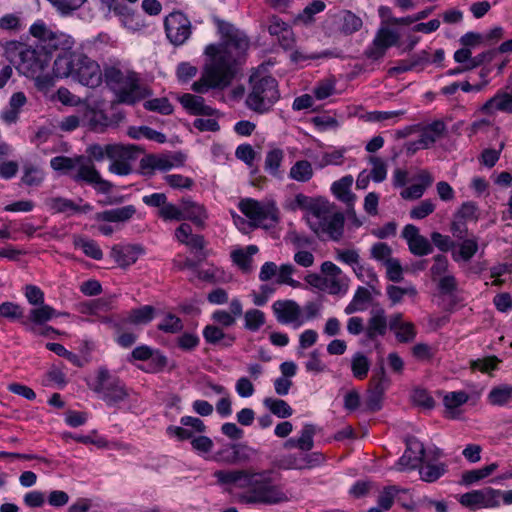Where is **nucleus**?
I'll list each match as a JSON object with an SVG mask.
<instances>
[{
    "label": "nucleus",
    "mask_w": 512,
    "mask_h": 512,
    "mask_svg": "<svg viewBox=\"0 0 512 512\" xmlns=\"http://www.w3.org/2000/svg\"><path fill=\"white\" fill-rule=\"evenodd\" d=\"M324 207V203H320L319 200L308 197L302 193L297 194L294 202L290 204V209L293 211L298 208L309 211L312 214V217H308L307 219H315L318 217Z\"/></svg>",
    "instance_id": "nucleus-30"
},
{
    "label": "nucleus",
    "mask_w": 512,
    "mask_h": 512,
    "mask_svg": "<svg viewBox=\"0 0 512 512\" xmlns=\"http://www.w3.org/2000/svg\"><path fill=\"white\" fill-rule=\"evenodd\" d=\"M290 178L298 182H307L313 177L312 165L307 160L297 161L290 169Z\"/></svg>",
    "instance_id": "nucleus-39"
},
{
    "label": "nucleus",
    "mask_w": 512,
    "mask_h": 512,
    "mask_svg": "<svg viewBox=\"0 0 512 512\" xmlns=\"http://www.w3.org/2000/svg\"><path fill=\"white\" fill-rule=\"evenodd\" d=\"M396 338L400 343L412 342L416 337V329L413 323L405 322L400 329L395 332Z\"/></svg>",
    "instance_id": "nucleus-63"
},
{
    "label": "nucleus",
    "mask_w": 512,
    "mask_h": 512,
    "mask_svg": "<svg viewBox=\"0 0 512 512\" xmlns=\"http://www.w3.org/2000/svg\"><path fill=\"white\" fill-rule=\"evenodd\" d=\"M421 130L418 143L422 149H427L433 145L446 132V125L442 120H435L431 124L424 126Z\"/></svg>",
    "instance_id": "nucleus-23"
},
{
    "label": "nucleus",
    "mask_w": 512,
    "mask_h": 512,
    "mask_svg": "<svg viewBox=\"0 0 512 512\" xmlns=\"http://www.w3.org/2000/svg\"><path fill=\"white\" fill-rule=\"evenodd\" d=\"M86 158L89 159V164L94 165L93 161L100 162L107 158H121L125 155L122 144H91L86 148Z\"/></svg>",
    "instance_id": "nucleus-17"
},
{
    "label": "nucleus",
    "mask_w": 512,
    "mask_h": 512,
    "mask_svg": "<svg viewBox=\"0 0 512 512\" xmlns=\"http://www.w3.org/2000/svg\"><path fill=\"white\" fill-rule=\"evenodd\" d=\"M135 213L136 208L133 205H127L96 213L95 219L97 221L123 223L131 219Z\"/></svg>",
    "instance_id": "nucleus-26"
},
{
    "label": "nucleus",
    "mask_w": 512,
    "mask_h": 512,
    "mask_svg": "<svg viewBox=\"0 0 512 512\" xmlns=\"http://www.w3.org/2000/svg\"><path fill=\"white\" fill-rule=\"evenodd\" d=\"M263 404L278 418H288L293 413L290 405L282 399L268 397L264 399Z\"/></svg>",
    "instance_id": "nucleus-37"
},
{
    "label": "nucleus",
    "mask_w": 512,
    "mask_h": 512,
    "mask_svg": "<svg viewBox=\"0 0 512 512\" xmlns=\"http://www.w3.org/2000/svg\"><path fill=\"white\" fill-rule=\"evenodd\" d=\"M369 369V359L362 352L355 353L351 360V370L353 376L357 379L362 380L366 378Z\"/></svg>",
    "instance_id": "nucleus-40"
},
{
    "label": "nucleus",
    "mask_w": 512,
    "mask_h": 512,
    "mask_svg": "<svg viewBox=\"0 0 512 512\" xmlns=\"http://www.w3.org/2000/svg\"><path fill=\"white\" fill-rule=\"evenodd\" d=\"M167 38L175 46L186 42L191 35V22L182 12L170 13L164 21Z\"/></svg>",
    "instance_id": "nucleus-9"
},
{
    "label": "nucleus",
    "mask_w": 512,
    "mask_h": 512,
    "mask_svg": "<svg viewBox=\"0 0 512 512\" xmlns=\"http://www.w3.org/2000/svg\"><path fill=\"white\" fill-rule=\"evenodd\" d=\"M51 167L65 175H70L72 171L76 173L71 177L75 182H85L92 185L99 193L107 194L113 188V184L104 180L94 165L89 164V159L85 155L75 157L56 156L50 161Z\"/></svg>",
    "instance_id": "nucleus-3"
},
{
    "label": "nucleus",
    "mask_w": 512,
    "mask_h": 512,
    "mask_svg": "<svg viewBox=\"0 0 512 512\" xmlns=\"http://www.w3.org/2000/svg\"><path fill=\"white\" fill-rule=\"evenodd\" d=\"M431 240L442 252H448L457 246L456 242H454L449 236L442 235L439 232L431 233Z\"/></svg>",
    "instance_id": "nucleus-60"
},
{
    "label": "nucleus",
    "mask_w": 512,
    "mask_h": 512,
    "mask_svg": "<svg viewBox=\"0 0 512 512\" xmlns=\"http://www.w3.org/2000/svg\"><path fill=\"white\" fill-rule=\"evenodd\" d=\"M272 309L279 323H296L297 327L303 324V320H300L301 308L293 300H277Z\"/></svg>",
    "instance_id": "nucleus-15"
},
{
    "label": "nucleus",
    "mask_w": 512,
    "mask_h": 512,
    "mask_svg": "<svg viewBox=\"0 0 512 512\" xmlns=\"http://www.w3.org/2000/svg\"><path fill=\"white\" fill-rule=\"evenodd\" d=\"M434 209L435 205L432 203V201L426 199L410 211V217L413 219H424L433 213Z\"/></svg>",
    "instance_id": "nucleus-62"
},
{
    "label": "nucleus",
    "mask_w": 512,
    "mask_h": 512,
    "mask_svg": "<svg viewBox=\"0 0 512 512\" xmlns=\"http://www.w3.org/2000/svg\"><path fill=\"white\" fill-rule=\"evenodd\" d=\"M339 23V31L345 35H352L362 28V19L351 12L350 10H343L336 15Z\"/></svg>",
    "instance_id": "nucleus-28"
},
{
    "label": "nucleus",
    "mask_w": 512,
    "mask_h": 512,
    "mask_svg": "<svg viewBox=\"0 0 512 512\" xmlns=\"http://www.w3.org/2000/svg\"><path fill=\"white\" fill-rule=\"evenodd\" d=\"M125 155L121 158H110L112 163L109 166V171L117 175H129L132 172V167L129 164L130 160H135L143 150L136 145H122Z\"/></svg>",
    "instance_id": "nucleus-19"
},
{
    "label": "nucleus",
    "mask_w": 512,
    "mask_h": 512,
    "mask_svg": "<svg viewBox=\"0 0 512 512\" xmlns=\"http://www.w3.org/2000/svg\"><path fill=\"white\" fill-rule=\"evenodd\" d=\"M143 252L140 245H115L110 255L120 267L125 268L134 264Z\"/></svg>",
    "instance_id": "nucleus-20"
},
{
    "label": "nucleus",
    "mask_w": 512,
    "mask_h": 512,
    "mask_svg": "<svg viewBox=\"0 0 512 512\" xmlns=\"http://www.w3.org/2000/svg\"><path fill=\"white\" fill-rule=\"evenodd\" d=\"M469 396L464 391L450 392L444 396L443 402L447 410H449L451 417L455 418L454 410L459 406L465 404Z\"/></svg>",
    "instance_id": "nucleus-44"
},
{
    "label": "nucleus",
    "mask_w": 512,
    "mask_h": 512,
    "mask_svg": "<svg viewBox=\"0 0 512 512\" xmlns=\"http://www.w3.org/2000/svg\"><path fill=\"white\" fill-rule=\"evenodd\" d=\"M128 135L134 139L145 137L158 143H164L166 141V136L163 133L158 132L148 126L130 127L128 130Z\"/></svg>",
    "instance_id": "nucleus-41"
},
{
    "label": "nucleus",
    "mask_w": 512,
    "mask_h": 512,
    "mask_svg": "<svg viewBox=\"0 0 512 512\" xmlns=\"http://www.w3.org/2000/svg\"><path fill=\"white\" fill-rule=\"evenodd\" d=\"M91 389L101 396L108 406H115L129 397L125 384L116 376L111 375L106 367H100L95 384Z\"/></svg>",
    "instance_id": "nucleus-6"
},
{
    "label": "nucleus",
    "mask_w": 512,
    "mask_h": 512,
    "mask_svg": "<svg viewBox=\"0 0 512 512\" xmlns=\"http://www.w3.org/2000/svg\"><path fill=\"white\" fill-rule=\"evenodd\" d=\"M65 61L66 76L72 77L82 85L96 88L102 83V70L100 65L81 52H71L68 58H59Z\"/></svg>",
    "instance_id": "nucleus-5"
},
{
    "label": "nucleus",
    "mask_w": 512,
    "mask_h": 512,
    "mask_svg": "<svg viewBox=\"0 0 512 512\" xmlns=\"http://www.w3.org/2000/svg\"><path fill=\"white\" fill-rule=\"evenodd\" d=\"M183 108L191 115L214 116L218 115V110L205 105V100L201 96L185 93L177 97Z\"/></svg>",
    "instance_id": "nucleus-18"
},
{
    "label": "nucleus",
    "mask_w": 512,
    "mask_h": 512,
    "mask_svg": "<svg viewBox=\"0 0 512 512\" xmlns=\"http://www.w3.org/2000/svg\"><path fill=\"white\" fill-rule=\"evenodd\" d=\"M480 110L487 115H493L496 111L512 113V87L507 85L504 90H499L482 105Z\"/></svg>",
    "instance_id": "nucleus-16"
},
{
    "label": "nucleus",
    "mask_w": 512,
    "mask_h": 512,
    "mask_svg": "<svg viewBox=\"0 0 512 512\" xmlns=\"http://www.w3.org/2000/svg\"><path fill=\"white\" fill-rule=\"evenodd\" d=\"M387 331V319L383 309L372 311V316L368 320L365 329V336L367 340L373 341L378 335L383 336Z\"/></svg>",
    "instance_id": "nucleus-25"
},
{
    "label": "nucleus",
    "mask_w": 512,
    "mask_h": 512,
    "mask_svg": "<svg viewBox=\"0 0 512 512\" xmlns=\"http://www.w3.org/2000/svg\"><path fill=\"white\" fill-rule=\"evenodd\" d=\"M203 337L208 344L218 345L223 347H230L236 340L232 334H225L223 329L216 325H207L203 329Z\"/></svg>",
    "instance_id": "nucleus-27"
},
{
    "label": "nucleus",
    "mask_w": 512,
    "mask_h": 512,
    "mask_svg": "<svg viewBox=\"0 0 512 512\" xmlns=\"http://www.w3.org/2000/svg\"><path fill=\"white\" fill-rule=\"evenodd\" d=\"M232 261L244 272L251 270L252 258L247 255L244 249H236L231 253Z\"/></svg>",
    "instance_id": "nucleus-64"
},
{
    "label": "nucleus",
    "mask_w": 512,
    "mask_h": 512,
    "mask_svg": "<svg viewBox=\"0 0 512 512\" xmlns=\"http://www.w3.org/2000/svg\"><path fill=\"white\" fill-rule=\"evenodd\" d=\"M283 157H284L283 151L279 148L269 151L265 158V165H264L265 170L273 176H278L279 175V167L281 165Z\"/></svg>",
    "instance_id": "nucleus-45"
},
{
    "label": "nucleus",
    "mask_w": 512,
    "mask_h": 512,
    "mask_svg": "<svg viewBox=\"0 0 512 512\" xmlns=\"http://www.w3.org/2000/svg\"><path fill=\"white\" fill-rule=\"evenodd\" d=\"M151 94L152 91L148 87L140 84L137 74L133 71H128L127 82L118 92L117 97L119 102L133 105Z\"/></svg>",
    "instance_id": "nucleus-11"
},
{
    "label": "nucleus",
    "mask_w": 512,
    "mask_h": 512,
    "mask_svg": "<svg viewBox=\"0 0 512 512\" xmlns=\"http://www.w3.org/2000/svg\"><path fill=\"white\" fill-rule=\"evenodd\" d=\"M251 91L247 96V106L257 112L265 113L278 101L280 94L278 83L272 76H250Z\"/></svg>",
    "instance_id": "nucleus-4"
},
{
    "label": "nucleus",
    "mask_w": 512,
    "mask_h": 512,
    "mask_svg": "<svg viewBox=\"0 0 512 512\" xmlns=\"http://www.w3.org/2000/svg\"><path fill=\"white\" fill-rule=\"evenodd\" d=\"M353 178L352 176H345L340 180L336 181L332 185V191L335 196L346 203L348 207L353 206L355 201V195L351 193L350 187L352 185Z\"/></svg>",
    "instance_id": "nucleus-31"
},
{
    "label": "nucleus",
    "mask_w": 512,
    "mask_h": 512,
    "mask_svg": "<svg viewBox=\"0 0 512 512\" xmlns=\"http://www.w3.org/2000/svg\"><path fill=\"white\" fill-rule=\"evenodd\" d=\"M222 41L218 44H209L205 48V55L210 63L206 64L202 77L192 84L196 93H206L209 89H225L237 73V66L241 64L249 48L250 42L246 34L233 25L223 23L220 25Z\"/></svg>",
    "instance_id": "nucleus-1"
},
{
    "label": "nucleus",
    "mask_w": 512,
    "mask_h": 512,
    "mask_svg": "<svg viewBox=\"0 0 512 512\" xmlns=\"http://www.w3.org/2000/svg\"><path fill=\"white\" fill-rule=\"evenodd\" d=\"M244 327L250 331H257L265 324V314L258 309H250L244 315Z\"/></svg>",
    "instance_id": "nucleus-47"
},
{
    "label": "nucleus",
    "mask_w": 512,
    "mask_h": 512,
    "mask_svg": "<svg viewBox=\"0 0 512 512\" xmlns=\"http://www.w3.org/2000/svg\"><path fill=\"white\" fill-rule=\"evenodd\" d=\"M500 491L491 487L480 490H473L460 496L459 502L470 510H477L484 507H496L499 505Z\"/></svg>",
    "instance_id": "nucleus-10"
},
{
    "label": "nucleus",
    "mask_w": 512,
    "mask_h": 512,
    "mask_svg": "<svg viewBox=\"0 0 512 512\" xmlns=\"http://www.w3.org/2000/svg\"><path fill=\"white\" fill-rule=\"evenodd\" d=\"M48 205L56 213H65L68 211H71L72 213H86L91 210V206L89 204L81 207L75 204L72 200L62 197L49 199Z\"/></svg>",
    "instance_id": "nucleus-32"
},
{
    "label": "nucleus",
    "mask_w": 512,
    "mask_h": 512,
    "mask_svg": "<svg viewBox=\"0 0 512 512\" xmlns=\"http://www.w3.org/2000/svg\"><path fill=\"white\" fill-rule=\"evenodd\" d=\"M459 246V251H453L452 257L453 260L458 262L459 260H463L465 262L469 261L478 251V243L475 238L473 239H463Z\"/></svg>",
    "instance_id": "nucleus-36"
},
{
    "label": "nucleus",
    "mask_w": 512,
    "mask_h": 512,
    "mask_svg": "<svg viewBox=\"0 0 512 512\" xmlns=\"http://www.w3.org/2000/svg\"><path fill=\"white\" fill-rule=\"evenodd\" d=\"M410 252L415 256H425L433 252V246L428 239L422 235L408 244Z\"/></svg>",
    "instance_id": "nucleus-51"
},
{
    "label": "nucleus",
    "mask_w": 512,
    "mask_h": 512,
    "mask_svg": "<svg viewBox=\"0 0 512 512\" xmlns=\"http://www.w3.org/2000/svg\"><path fill=\"white\" fill-rule=\"evenodd\" d=\"M388 387L382 384L369 382L365 398V410L377 412L382 408L385 391Z\"/></svg>",
    "instance_id": "nucleus-29"
},
{
    "label": "nucleus",
    "mask_w": 512,
    "mask_h": 512,
    "mask_svg": "<svg viewBox=\"0 0 512 512\" xmlns=\"http://www.w3.org/2000/svg\"><path fill=\"white\" fill-rule=\"evenodd\" d=\"M88 128L94 132L102 133L110 125L108 116L102 110H89L84 115Z\"/></svg>",
    "instance_id": "nucleus-33"
},
{
    "label": "nucleus",
    "mask_w": 512,
    "mask_h": 512,
    "mask_svg": "<svg viewBox=\"0 0 512 512\" xmlns=\"http://www.w3.org/2000/svg\"><path fill=\"white\" fill-rule=\"evenodd\" d=\"M57 10L63 14L68 15L73 11L79 9L86 0H48Z\"/></svg>",
    "instance_id": "nucleus-54"
},
{
    "label": "nucleus",
    "mask_w": 512,
    "mask_h": 512,
    "mask_svg": "<svg viewBox=\"0 0 512 512\" xmlns=\"http://www.w3.org/2000/svg\"><path fill=\"white\" fill-rule=\"evenodd\" d=\"M158 329L165 333H177L183 329V323L179 317L169 313L163 322L158 325Z\"/></svg>",
    "instance_id": "nucleus-52"
},
{
    "label": "nucleus",
    "mask_w": 512,
    "mask_h": 512,
    "mask_svg": "<svg viewBox=\"0 0 512 512\" xmlns=\"http://www.w3.org/2000/svg\"><path fill=\"white\" fill-rule=\"evenodd\" d=\"M103 79L109 88L118 93L125 82H127L128 71L124 73L119 63L104 64L102 71V80Z\"/></svg>",
    "instance_id": "nucleus-22"
},
{
    "label": "nucleus",
    "mask_w": 512,
    "mask_h": 512,
    "mask_svg": "<svg viewBox=\"0 0 512 512\" xmlns=\"http://www.w3.org/2000/svg\"><path fill=\"white\" fill-rule=\"evenodd\" d=\"M181 210L184 213V220H190L200 228L204 227V221L207 218V214L203 205L194 202L189 197H184L181 199Z\"/></svg>",
    "instance_id": "nucleus-24"
},
{
    "label": "nucleus",
    "mask_w": 512,
    "mask_h": 512,
    "mask_svg": "<svg viewBox=\"0 0 512 512\" xmlns=\"http://www.w3.org/2000/svg\"><path fill=\"white\" fill-rule=\"evenodd\" d=\"M328 209L325 206L320 215L315 219H307L311 230L317 235L328 234L333 240H339L343 235L345 218L341 212L327 216Z\"/></svg>",
    "instance_id": "nucleus-7"
},
{
    "label": "nucleus",
    "mask_w": 512,
    "mask_h": 512,
    "mask_svg": "<svg viewBox=\"0 0 512 512\" xmlns=\"http://www.w3.org/2000/svg\"><path fill=\"white\" fill-rule=\"evenodd\" d=\"M155 316V308L151 305H145L140 308L132 309L128 312L127 316L119 321H112L106 319L105 322L111 324V327L116 333H120L125 329L126 324L132 325H146L150 323Z\"/></svg>",
    "instance_id": "nucleus-13"
},
{
    "label": "nucleus",
    "mask_w": 512,
    "mask_h": 512,
    "mask_svg": "<svg viewBox=\"0 0 512 512\" xmlns=\"http://www.w3.org/2000/svg\"><path fill=\"white\" fill-rule=\"evenodd\" d=\"M37 306V308L30 310L28 316V319L36 325H43L49 320H51L53 317L58 315L53 307L45 303Z\"/></svg>",
    "instance_id": "nucleus-34"
},
{
    "label": "nucleus",
    "mask_w": 512,
    "mask_h": 512,
    "mask_svg": "<svg viewBox=\"0 0 512 512\" xmlns=\"http://www.w3.org/2000/svg\"><path fill=\"white\" fill-rule=\"evenodd\" d=\"M398 491L399 490L396 486H387L384 488L378 497V505L380 506L381 510H389L392 507L394 503V497Z\"/></svg>",
    "instance_id": "nucleus-59"
},
{
    "label": "nucleus",
    "mask_w": 512,
    "mask_h": 512,
    "mask_svg": "<svg viewBox=\"0 0 512 512\" xmlns=\"http://www.w3.org/2000/svg\"><path fill=\"white\" fill-rule=\"evenodd\" d=\"M398 40L399 35L396 32L388 28H380L373 41L375 45H380L387 50L391 46H396Z\"/></svg>",
    "instance_id": "nucleus-46"
},
{
    "label": "nucleus",
    "mask_w": 512,
    "mask_h": 512,
    "mask_svg": "<svg viewBox=\"0 0 512 512\" xmlns=\"http://www.w3.org/2000/svg\"><path fill=\"white\" fill-rule=\"evenodd\" d=\"M74 246L82 249L84 254L92 259L101 260L103 257L102 250L94 241L81 236L74 237Z\"/></svg>",
    "instance_id": "nucleus-35"
},
{
    "label": "nucleus",
    "mask_w": 512,
    "mask_h": 512,
    "mask_svg": "<svg viewBox=\"0 0 512 512\" xmlns=\"http://www.w3.org/2000/svg\"><path fill=\"white\" fill-rule=\"evenodd\" d=\"M74 40L65 33L53 32L44 46L49 52L52 50H63L68 51L72 48Z\"/></svg>",
    "instance_id": "nucleus-38"
},
{
    "label": "nucleus",
    "mask_w": 512,
    "mask_h": 512,
    "mask_svg": "<svg viewBox=\"0 0 512 512\" xmlns=\"http://www.w3.org/2000/svg\"><path fill=\"white\" fill-rule=\"evenodd\" d=\"M146 110L155 111L163 115H170L173 112V106L167 98H155L144 103Z\"/></svg>",
    "instance_id": "nucleus-50"
},
{
    "label": "nucleus",
    "mask_w": 512,
    "mask_h": 512,
    "mask_svg": "<svg viewBox=\"0 0 512 512\" xmlns=\"http://www.w3.org/2000/svg\"><path fill=\"white\" fill-rule=\"evenodd\" d=\"M173 167V161L169 155L161 154H149L145 155L139 164L141 174L145 176H151L156 170L167 171Z\"/></svg>",
    "instance_id": "nucleus-21"
},
{
    "label": "nucleus",
    "mask_w": 512,
    "mask_h": 512,
    "mask_svg": "<svg viewBox=\"0 0 512 512\" xmlns=\"http://www.w3.org/2000/svg\"><path fill=\"white\" fill-rule=\"evenodd\" d=\"M407 448L400 457L398 465L402 468L416 469L424 461L426 454L425 447L416 437L409 436L406 438Z\"/></svg>",
    "instance_id": "nucleus-14"
},
{
    "label": "nucleus",
    "mask_w": 512,
    "mask_h": 512,
    "mask_svg": "<svg viewBox=\"0 0 512 512\" xmlns=\"http://www.w3.org/2000/svg\"><path fill=\"white\" fill-rule=\"evenodd\" d=\"M274 466H276L279 469H305L306 464L301 462V458H297L295 455H285L281 457L280 459L274 461Z\"/></svg>",
    "instance_id": "nucleus-56"
},
{
    "label": "nucleus",
    "mask_w": 512,
    "mask_h": 512,
    "mask_svg": "<svg viewBox=\"0 0 512 512\" xmlns=\"http://www.w3.org/2000/svg\"><path fill=\"white\" fill-rule=\"evenodd\" d=\"M255 454L256 450L245 443H230L220 449L214 459L226 464H239L250 461Z\"/></svg>",
    "instance_id": "nucleus-12"
},
{
    "label": "nucleus",
    "mask_w": 512,
    "mask_h": 512,
    "mask_svg": "<svg viewBox=\"0 0 512 512\" xmlns=\"http://www.w3.org/2000/svg\"><path fill=\"white\" fill-rule=\"evenodd\" d=\"M446 464H427L425 466H421L419 469L420 477L425 482H435L446 472Z\"/></svg>",
    "instance_id": "nucleus-42"
},
{
    "label": "nucleus",
    "mask_w": 512,
    "mask_h": 512,
    "mask_svg": "<svg viewBox=\"0 0 512 512\" xmlns=\"http://www.w3.org/2000/svg\"><path fill=\"white\" fill-rule=\"evenodd\" d=\"M512 397V387L501 386L493 388L489 393V401L493 405H504Z\"/></svg>",
    "instance_id": "nucleus-49"
},
{
    "label": "nucleus",
    "mask_w": 512,
    "mask_h": 512,
    "mask_svg": "<svg viewBox=\"0 0 512 512\" xmlns=\"http://www.w3.org/2000/svg\"><path fill=\"white\" fill-rule=\"evenodd\" d=\"M386 267V276L392 282H400L403 279V268L398 259H388L384 263Z\"/></svg>",
    "instance_id": "nucleus-53"
},
{
    "label": "nucleus",
    "mask_w": 512,
    "mask_h": 512,
    "mask_svg": "<svg viewBox=\"0 0 512 512\" xmlns=\"http://www.w3.org/2000/svg\"><path fill=\"white\" fill-rule=\"evenodd\" d=\"M504 147H505V143L501 142L498 150L491 149V148L484 149L481 153L480 162L484 166H486L488 168H492L499 160L501 152L504 149Z\"/></svg>",
    "instance_id": "nucleus-57"
},
{
    "label": "nucleus",
    "mask_w": 512,
    "mask_h": 512,
    "mask_svg": "<svg viewBox=\"0 0 512 512\" xmlns=\"http://www.w3.org/2000/svg\"><path fill=\"white\" fill-rule=\"evenodd\" d=\"M316 427L313 424H305L301 436L297 438L298 449L302 451H310L314 447V435Z\"/></svg>",
    "instance_id": "nucleus-48"
},
{
    "label": "nucleus",
    "mask_w": 512,
    "mask_h": 512,
    "mask_svg": "<svg viewBox=\"0 0 512 512\" xmlns=\"http://www.w3.org/2000/svg\"><path fill=\"white\" fill-rule=\"evenodd\" d=\"M272 470L251 472L248 470H218L214 473L220 484H234L239 488H249L242 496L246 504L276 505L289 501L282 485L274 484Z\"/></svg>",
    "instance_id": "nucleus-2"
},
{
    "label": "nucleus",
    "mask_w": 512,
    "mask_h": 512,
    "mask_svg": "<svg viewBox=\"0 0 512 512\" xmlns=\"http://www.w3.org/2000/svg\"><path fill=\"white\" fill-rule=\"evenodd\" d=\"M0 317H4L11 320L20 319L23 317L22 307L14 302H3L0 305Z\"/></svg>",
    "instance_id": "nucleus-55"
},
{
    "label": "nucleus",
    "mask_w": 512,
    "mask_h": 512,
    "mask_svg": "<svg viewBox=\"0 0 512 512\" xmlns=\"http://www.w3.org/2000/svg\"><path fill=\"white\" fill-rule=\"evenodd\" d=\"M413 402L425 409H432L435 406V401L432 396L425 389H415L412 394Z\"/></svg>",
    "instance_id": "nucleus-58"
},
{
    "label": "nucleus",
    "mask_w": 512,
    "mask_h": 512,
    "mask_svg": "<svg viewBox=\"0 0 512 512\" xmlns=\"http://www.w3.org/2000/svg\"><path fill=\"white\" fill-rule=\"evenodd\" d=\"M370 163L373 165V168L369 175L373 181L382 182L385 180L387 175L386 164L378 157H370Z\"/></svg>",
    "instance_id": "nucleus-61"
},
{
    "label": "nucleus",
    "mask_w": 512,
    "mask_h": 512,
    "mask_svg": "<svg viewBox=\"0 0 512 512\" xmlns=\"http://www.w3.org/2000/svg\"><path fill=\"white\" fill-rule=\"evenodd\" d=\"M21 182L27 186H39L44 180L43 171L34 165H24Z\"/></svg>",
    "instance_id": "nucleus-43"
},
{
    "label": "nucleus",
    "mask_w": 512,
    "mask_h": 512,
    "mask_svg": "<svg viewBox=\"0 0 512 512\" xmlns=\"http://www.w3.org/2000/svg\"><path fill=\"white\" fill-rule=\"evenodd\" d=\"M239 210L254 222L255 226L267 227L265 221L270 219L277 222V208L273 204H262L261 202L246 198L239 202Z\"/></svg>",
    "instance_id": "nucleus-8"
}]
</instances>
